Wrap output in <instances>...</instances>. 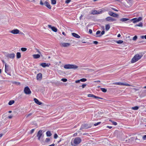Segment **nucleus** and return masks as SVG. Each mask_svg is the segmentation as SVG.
Here are the masks:
<instances>
[{
    "instance_id": "774afa93",
    "label": "nucleus",
    "mask_w": 146,
    "mask_h": 146,
    "mask_svg": "<svg viewBox=\"0 0 146 146\" xmlns=\"http://www.w3.org/2000/svg\"><path fill=\"white\" fill-rule=\"evenodd\" d=\"M121 36V35L120 34H118V35H117V36L118 37H120V36Z\"/></svg>"
},
{
    "instance_id": "7ed1b4c3",
    "label": "nucleus",
    "mask_w": 146,
    "mask_h": 146,
    "mask_svg": "<svg viewBox=\"0 0 146 146\" xmlns=\"http://www.w3.org/2000/svg\"><path fill=\"white\" fill-rule=\"evenodd\" d=\"M92 126L90 124H84L82 125L80 129L82 130L83 129H87L90 128Z\"/></svg>"
},
{
    "instance_id": "393cba45",
    "label": "nucleus",
    "mask_w": 146,
    "mask_h": 146,
    "mask_svg": "<svg viewBox=\"0 0 146 146\" xmlns=\"http://www.w3.org/2000/svg\"><path fill=\"white\" fill-rule=\"evenodd\" d=\"M46 134L47 137H50L52 135V134L50 131H48L46 133Z\"/></svg>"
},
{
    "instance_id": "f704fd0d",
    "label": "nucleus",
    "mask_w": 146,
    "mask_h": 146,
    "mask_svg": "<svg viewBox=\"0 0 146 146\" xmlns=\"http://www.w3.org/2000/svg\"><path fill=\"white\" fill-rule=\"evenodd\" d=\"M56 0H51V4L53 5H55L56 3Z\"/></svg>"
},
{
    "instance_id": "79ce46f5",
    "label": "nucleus",
    "mask_w": 146,
    "mask_h": 146,
    "mask_svg": "<svg viewBox=\"0 0 146 146\" xmlns=\"http://www.w3.org/2000/svg\"><path fill=\"white\" fill-rule=\"evenodd\" d=\"M61 80L63 82H66L67 81V80L66 78H62L61 79Z\"/></svg>"
},
{
    "instance_id": "dca6fc26",
    "label": "nucleus",
    "mask_w": 146,
    "mask_h": 146,
    "mask_svg": "<svg viewBox=\"0 0 146 146\" xmlns=\"http://www.w3.org/2000/svg\"><path fill=\"white\" fill-rule=\"evenodd\" d=\"M137 61V54L135 55L134 57L132 59L131 62L133 63Z\"/></svg>"
},
{
    "instance_id": "412c9836",
    "label": "nucleus",
    "mask_w": 146,
    "mask_h": 146,
    "mask_svg": "<svg viewBox=\"0 0 146 146\" xmlns=\"http://www.w3.org/2000/svg\"><path fill=\"white\" fill-rule=\"evenodd\" d=\"M5 72L7 73L9 71L8 68H9V65H7L6 63L5 64Z\"/></svg>"
},
{
    "instance_id": "0eeeda50",
    "label": "nucleus",
    "mask_w": 146,
    "mask_h": 146,
    "mask_svg": "<svg viewBox=\"0 0 146 146\" xmlns=\"http://www.w3.org/2000/svg\"><path fill=\"white\" fill-rule=\"evenodd\" d=\"M8 58L13 59L15 57V54L14 53L8 54L5 55Z\"/></svg>"
},
{
    "instance_id": "8fccbe9b",
    "label": "nucleus",
    "mask_w": 146,
    "mask_h": 146,
    "mask_svg": "<svg viewBox=\"0 0 146 146\" xmlns=\"http://www.w3.org/2000/svg\"><path fill=\"white\" fill-rule=\"evenodd\" d=\"M143 139L144 140H146V135H145L143 137Z\"/></svg>"
},
{
    "instance_id": "7c9ffc66",
    "label": "nucleus",
    "mask_w": 146,
    "mask_h": 146,
    "mask_svg": "<svg viewBox=\"0 0 146 146\" xmlns=\"http://www.w3.org/2000/svg\"><path fill=\"white\" fill-rule=\"evenodd\" d=\"M15 102V101L13 100H11L9 101L8 104L9 105H11L13 104Z\"/></svg>"
},
{
    "instance_id": "c756f323",
    "label": "nucleus",
    "mask_w": 146,
    "mask_h": 146,
    "mask_svg": "<svg viewBox=\"0 0 146 146\" xmlns=\"http://www.w3.org/2000/svg\"><path fill=\"white\" fill-rule=\"evenodd\" d=\"M105 33V31L104 30H103L101 32L100 34L96 36L98 37H101L102 35H103Z\"/></svg>"
},
{
    "instance_id": "4c0bfd02",
    "label": "nucleus",
    "mask_w": 146,
    "mask_h": 146,
    "mask_svg": "<svg viewBox=\"0 0 146 146\" xmlns=\"http://www.w3.org/2000/svg\"><path fill=\"white\" fill-rule=\"evenodd\" d=\"M50 141V139L48 138H47L45 140V142L46 143H48Z\"/></svg>"
},
{
    "instance_id": "5701e85b",
    "label": "nucleus",
    "mask_w": 146,
    "mask_h": 146,
    "mask_svg": "<svg viewBox=\"0 0 146 146\" xmlns=\"http://www.w3.org/2000/svg\"><path fill=\"white\" fill-rule=\"evenodd\" d=\"M33 56L34 58L37 59L40 57V55L39 54H34L33 55Z\"/></svg>"
},
{
    "instance_id": "0e129e2a",
    "label": "nucleus",
    "mask_w": 146,
    "mask_h": 146,
    "mask_svg": "<svg viewBox=\"0 0 146 146\" xmlns=\"http://www.w3.org/2000/svg\"><path fill=\"white\" fill-rule=\"evenodd\" d=\"M55 146V144L54 143H53V144H52L51 145H49L48 146Z\"/></svg>"
},
{
    "instance_id": "e2e57ef3",
    "label": "nucleus",
    "mask_w": 146,
    "mask_h": 146,
    "mask_svg": "<svg viewBox=\"0 0 146 146\" xmlns=\"http://www.w3.org/2000/svg\"><path fill=\"white\" fill-rule=\"evenodd\" d=\"M107 127L108 128L110 129H111L112 128V126H107Z\"/></svg>"
},
{
    "instance_id": "4468645a",
    "label": "nucleus",
    "mask_w": 146,
    "mask_h": 146,
    "mask_svg": "<svg viewBox=\"0 0 146 146\" xmlns=\"http://www.w3.org/2000/svg\"><path fill=\"white\" fill-rule=\"evenodd\" d=\"M50 65V63H43L40 64V65L43 67H48Z\"/></svg>"
},
{
    "instance_id": "603ef678",
    "label": "nucleus",
    "mask_w": 146,
    "mask_h": 146,
    "mask_svg": "<svg viewBox=\"0 0 146 146\" xmlns=\"http://www.w3.org/2000/svg\"><path fill=\"white\" fill-rule=\"evenodd\" d=\"M13 83H14V84H17L18 85H19L20 84V83L19 82H14Z\"/></svg>"
},
{
    "instance_id": "c85d7f7f",
    "label": "nucleus",
    "mask_w": 146,
    "mask_h": 146,
    "mask_svg": "<svg viewBox=\"0 0 146 146\" xmlns=\"http://www.w3.org/2000/svg\"><path fill=\"white\" fill-rule=\"evenodd\" d=\"M129 20V19L127 18H123L120 19V21L122 22H125L128 21Z\"/></svg>"
},
{
    "instance_id": "6e6552de",
    "label": "nucleus",
    "mask_w": 146,
    "mask_h": 146,
    "mask_svg": "<svg viewBox=\"0 0 146 146\" xmlns=\"http://www.w3.org/2000/svg\"><path fill=\"white\" fill-rule=\"evenodd\" d=\"M88 96L89 97H93L96 99H103V98L101 97H100L97 96H96L93 94H89L88 95Z\"/></svg>"
},
{
    "instance_id": "3c124183",
    "label": "nucleus",
    "mask_w": 146,
    "mask_h": 146,
    "mask_svg": "<svg viewBox=\"0 0 146 146\" xmlns=\"http://www.w3.org/2000/svg\"><path fill=\"white\" fill-rule=\"evenodd\" d=\"M35 131V129H32L30 131V133L32 134Z\"/></svg>"
},
{
    "instance_id": "864d4df0",
    "label": "nucleus",
    "mask_w": 146,
    "mask_h": 146,
    "mask_svg": "<svg viewBox=\"0 0 146 146\" xmlns=\"http://www.w3.org/2000/svg\"><path fill=\"white\" fill-rule=\"evenodd\" d=\"M93 43L94 44H97L98 43V42L97 41H95L93 42Z\"/></svg>"
},
{
    "instance_id": "052dcab7",
    "label": "nucleus",
    "mask_w": 146,
    "mask_h": 146,
    "mask_svg": "<svg viewBox=\"0 0 146 146\" xmlns=\"http://www.w3.org/2000/svg\"><path fill=\"white\" fill-rule=\"evenodd\" d=\"M71 145L72 146H76V145H74L73 143L72 142V141L71 142Z\"/></svg>"
},
{
    "instance_id": "338daca9",
    "label": "nucleus",
    "mask_w": 146,
    "mask_h": 146,
    "mask_svg": "<svg viewBox=\"0 0 146 146\" xmlns=\"http://www.w3.org/2000/svg\"><path fill=\"white\" fill-rule=\"evenodd\" d=\"M82 15H81L80 16V20L82 18Z\"/></svg>"
},
{
    "instance_id": "423d86ee",
    "label": "nucleus",
    "mask_w": 146,
    "mask_h": 146,
    "mask_svg": "<svg viewBox=\"0 0 146 146\" xmlns=\"http://www.w3.org/2000/svg\"><path fill=\"white\" fill-rule=\"evenodd\" d=\"M42 131V130H40L37 133L36 137H38V139L39 140H40L41 137L42 136L43 134Z\"/></svg>"
},
{
    "instance_id": "09e8293b",
    "label": "nucleus",
    "mask_w": 146,
    "mask_h": 146,
    "mask_svg": "<svg viewBox=\"0 0 146 146\" xmlns=\"http://www.w3.org/2000/svg\"><path fill=\"white\" fill-rule=\"evenodd\" d=\"M101 33V31H98L96 32V35H98L99 34H100V33Z\"/></svg>"
},
{
    "instance_id": "49530a36",
    "label": "nucleus",
    "mask_w": 146,
    "mask_h": 146,
    "mask_svg": "<svg viewBox=\"0 0 146 146\" xmlns=\"http://www.w3.org/2000/svg\"><path fill=\"white\" fill-rule=\"evenodd\" d=\"M137 39V36L135 35L134 36L133 38V40H136Z\"/></svg>"
},
{
    "instance_id": "c9c22d12",
    "label": "nucleus",
    "mask_w": 146,
    "mask_h": 146,
    "mask_svg": "<svg viewBox=\"0 0 146 146\" xmlns=\"http://www.w3.org/2000/svg\"><path fill=\"white\" fill-rule=\"evenodd\" d=\"M116 42L118 44H121L123 42V41L122 40H119Z\"/></svg>"
},
{
    "instance_id": "cd10ccee",
    "label": "nucleus",
    "mask_w": 146,
    "mask_h": 146,
    "mask_svg": "<svg viewBox=\"0 0 146 146\" xmlns=\"http://www.w3.org/2000/svg\"><path fill=\"white\" fill-rule=\"evenodd\" d=\"M110 28V25H109V24H107L105 26V29L106 30V31H108Z\"/></svg>"
},
{
    "instance_id": "72a5a7b5",
    "label": "nucleus",
    "mask_w": 146,
    "mask_h": 146,
    "mask_svg": "<svg viewBox=\"0 0 146 146\" xmlns=\"http://www.w3.org/2000/svg\"><path fill=\"white\" fill-rule=\"evenodd\" d=\"M110 121L111 122V123H112L113 124V125H116L117 124V122H116L112 121L111 120H110Z\"/></svg>"
},
{
    "instance_id": "f257e3e1",
    "label": "nucleus",
    "mask_w": 146,
    "mask_h": 146,
    "mask_svg": "<svg viewBox=\"0 0 146 146\" xmlns=\"http://www.w3.org/2000/svg\"><path fill=\"white\" fill-rule=\"evenodd\" d=\"M137 93L140 98L146 96V90H143L142 87H139L137 88Z\"/></svg>"
},
{
    "instance_id": "b1692460",
    "label": "nucleus",
    "mask_w": 146,
    "mask_h": 146,
    "mask_svg": "<svg viewBox=\"0 0 146 146\" xmlns=\"http://www.w3.org/2000/svg\"><path fill=\"white\" fill-rule=\"evenodd\" d=\"M91 13L93 15L99 14V13H98V11L95 10H92Z\"/></svg>"
},
{
    "instance_id": "4d7b16f0",
    "label": "nucleus",
    "mask_w": 146,
    "mask_h": 146,
    "mask_svg": "<svg viewBox=\"0 0 146 146\" xmlns=\"http://www.w3.org/2000/svg\"><path fill=\"white\" fill-rule=\"evenodd\" d=\"M89 32L90 34H92V30L91 29H90L89 30Z\"/></svg>"
},
{
    "instance_id": "2f4dec72",
    "label": "nucleus",
    "mask_w": 146,
    "mask_h": 146,
    "mask_svg": "<svg viewBox=\"0 0 146 146\" xmlns=\"http://www.w3.org/2000/svg\"><path fill=\"white\" fill-rule=\"evenodd\" d=\"M100 90L102 92H106L107 91L106 89L104 88H101Z\"/></svg>"
},
{
    "instance_id": "f03ea898",
    "label": "nucleus",
    "mask_w": 146,
    "mask_h": 146,
    "mask_svg": "<svg viewBox=\"0 0 146 146\" xmlns=\"http://www.w3.org/2000/svg\"><path fill=\"white\" fill-rule=\"evenodd\" d=\"M64 67L66 69H77L78 66L75 65L67 64L64 65Z\"/></svg>"
},
{
    "instance_id": "9b49d317",
    "label": "nucleus",
    "mask_w": 146,
    "mask_h": 146,
    "mask_svg": "<svg viewBox=\"0 0 146 146\" xmlns=\"http://www.w3.org/2000/svg\"><path fill=\"white\" fill-rule=\"evenodd\" d=\"M19 31L17 29L12 30L10 31L11 33L14 34H19Z\"/></svg>"
},
{
    "instance_id": "e433bc0d",
    "label": "nucleus",
    "mask_w": 146,
    "mask_h": 146,
    "mask_svg": "<svg viewBox=\"0 0 146 146\" xmlns=\"http://www.w3.org/2000/svg\"><path fill=\"white\" fill-rule=\"evenodd\" d=\"M80 81L82 82H85L87 81V79L85 78H82L80 79Z\"/></svg>"
},
{
    "instance_id": "6e6d98bb",
    "label": "nucleus",
    "mask_w": 146,
    "mask_h": 146,
    "mask_svg": "<svg viewBox=\"0 0 146 146\" xmlns=\"http://www.w3.org/2000/svg\"><path fill=\"white\" fill-rule=\"evenodd\" d=\"M111 9L112 10H114V11H118V10H117V9H115V8H113V7L111 8Z\"/></svg>"
},
{
    "instance_id": "ddd939ff",
    "label": "nucleus",
    "mask_w": 146,
    "mask_h": 146,
    "mask_svg": "<svg viewBox=\"0 0 146 146\" xmlns=\"http://www.w3.org/2000/svg\"><path fill=\"white\" fill-rule=\"evenodd\" d=\"M106 20L107 21H113L116 20V19L115 18L110 17H108L106 18Z\"/></svg>"
},
{
    "instance_id": "a19ab883",
    "label": "nucleus",
    "mask_w": 146,
    "mask_h": 146,
    "mask_svg": "<svg viewBox=\"0 0 146 146\" xmlns=\"http://www.w3.org/2000/svg\"><path fill=\"white\" fill-rule=\"evenodd\" d=\"M86 84H83L82 86H80L79 87H82L83 88H84L86 86Z\"/></svg>"
},
{
    "instance_id": "58836bf2",
    "label": "nucleus",
    "mask_w": 146,
    "mask_h": 146,
    "mask_svg": "<svg viewBox=\"0 0 146 146\" xmlns=\"http://www.w3.org/2000/svg\"><path fill=\"white\" fill-rule=\"evenodd\" d=\"M142 19V18L141 17H140L137 18V23L141 21Z\"/></svg>"
},
{
    "instance_id": "1a4fd4ad",
    "label": "nucleus",
    "mask_w": 146,
    "mask_h": 146,
    "mask_svg": "<svg viewBox=\"0 0 146 146\" xmlns=\"http://www.w3.org/2000/svg\"><path fill=\"white\" fill-rule=\"evenodd\" d=\"M108 14L110 16L114 17H118L119 15L118 14L115 13L111 11H109L108 12Z\"/></svg>"
},
{
    "instance_id": "a211bd4d",
    "label": "nucleus",
    "mask_w": 146,
    "mask_h": 146,
    "mask_svg": "<svg viewBox=\"0 0 146 146\" xmlns=\"http://www.w3.org/2000/svg\"><path fill=\"white\" fill-rule=\"evenodd\" d=\"M42 78V74L41 73H38L36 76L37 80H41Z\"/></svg>"
},
{
    "instance_id": "bb28decb",
    "label": "nucleus",
    "mask_w": 146,
    "mask_h": 146,
    "mask_svg": "<svg viewBox=\"0 0 146 146\" xmlns=\"http://www.w3.org/2000/svg\"><path fill=\"white\" fill-rule=\"evenodd\" d=\"M16 56L17 58L19 59L21 57V54L20 52H17V53Z\"/></svg>"
},
{
    "instance_id": "2eb2a0df",
    "label": "nucleus",
    "mask_w": 146,
    "mask_h": 146,
    "mask_svg": "<svg viewBox=\"0 0 146 146\" xmlns=\"http://www.w3.org/2000/svg\"><path fill=\"white\" fill-rule=\"evenodd\" d=\"M48 27L50 28H51L52 31L54 32H56L57 31V29L54 27H52L51 25H48Z\"/></svg>"
},
{
    "instance_id": "4be33fe9",
    "label": "nucleus",
    "mask_w": 146,
    "mask_h": 146,
    "mask_svg": "<svg viewBox=\"0 0 146 146\" xmlns=\"http://www.w3.org/2000/svg\"><path fill=\"white\" fill-rule=\"evenodd\" d=\"M72 35L73 36L77 38H79L80 37V36L79 35L75 33H72Z\"/></svg>"
},
{
    "instance_id": "37998d69",
    "label": "nucleus",
    "mask_w": 146,
    "mask_h": 146,
    "mask_svg": "<svg viewBox=\"0 0 146 146\" xmlns=\"http://www.w3.org/2000/svg\"><path fill=\"white\" fill-rule=\"evenodd\" d=\"M58 137V135L56 133H55L54 135V139H56Z\"/></svg>"
},
{
    "instance_id": "680f3d73",
    "label": "nucleus",
    "mask_w": 146,
    "mask_h": 146,
    "mask_svg": "<svg viewBox=\"0 0 146 146\" xmlns=\"http://www.w3.org/2000/svg\"><path fill=\"white\" fill-rule=\"evenodd\" d=\"M13 117V116H12V115H10L8 117V118H9V119H11Z\"/></svg>"
},
{
    "instance_id": "c03bdc74",
    "label": "nucleus",
    "mask_w": 146,
    "mask_h": 146,
    "mask_svg": "<svg viewBox=\"0 0 146 146\" xmlns=\"http://www.w3.org/2000/svg\"><path fill=\"white\" fill-rule=\"evenodd\" d=\"M131 109L133 110H137V106H136L134 107H132L131 108Z\"/></svg>"
},
{
    "instance_id": "a878e982",
    "label": "nucleus",
    "mask_w": 146,
    "mask_h": 146,
    "mask_svg": "<svg viewBox=\"0 0 146 146\" xmlns=\"http://www.w3.org/2000/svg\"><path fill=\"white\" fill-rule=\"evenodd\" d=\"M143 26V23L142 22H140L139 23H137V27H142Z\"/></svg>"
},
{
    "instance_id": "13d9d810",
    "label": "nucleus",
    "mask_w": 146,
    "mask_h": 146,
    "mask_svg": "<svg viewBox=\"0 0 146 146\" xmlns=\"http://www.w3.org/2000/svg\"><path fill=\"white\" fill-rule=\"evenodd\" d=\"M80 80H76L75 81V82L76 83H78L80 82Z\"/></svg>"
},
{
    "instance_id": "6ab92c4d",
    "label": "nucleus",
    "mask_w": 146,
    "mask_h": 146,
    "mask_svg": "<svg viewBox=\"0 0 146 146\" xmlns=\"http://www.w3.org/2000/svg\"><path fill=\"white\" fill-rule=\"evenodd\" d=\"M34 100L35 102L38 105H41L42 104V103L40 102L38 99L36 98L34 99Z\"/></svg>"
},
{
    "instance_id": "bf43d9fd",
    "label": "nucleus",
    "mask_w": 146,
    "mask_h": 146,
    "mask_svg": "<svg viewBox=\"0 0 146 146\" xmlns=\"http://www.w3.org/2000/svg\"><path fill=\"white\" fill-rule=\"evenodd\" d=\"M40 4L41 5H44V3H43L42 1H41L40 2Z\"/></svg>"
},
{
    "instance_id": "a18cd8bd",
    "label": "nucleus",
    "mask_w": 146,
    "mask_h": 146,
    "mask_svg": "<svg viewBox=\"0 0 146 146\" xmlns=\"http://www.w3.org/2000/svg\"><path fill=\"white\" fill-rule=\"evenodd\" d=\"M71 0H66L65 1V3L67 4H68L71 2Z\"/></svg>"
},
{
    "instance_id": "ea45409f",
    "label": "nucleus",
    "mask_w": 146,
    "mask_h": 146,
    "mask_svg": "<svg viewBox=\"0 0 146 146\" xmlns=\"http://www.w3.org/2000/svg\"><path fill=\"white\" fill-rule=\"evenodd\" d=\"M27 49L25 48H21V50L23 52L27 50Z\"/></svg>"
},
{
    "instance_id": "de8ad7c7",
    "label": "nucleus",
    "mask_w": 146,
    "mask_h": 146,
    "mask_svg": "<svg viewBox=\"0 0 146 146\" xmlns=\"http://www.w3.org/2000/svg\"><path fill=\"white\" fill-rule=\"evenodd\" d=\"M101 123V122H98L97 123H95L94 124V125L95 126H96L99 124H100V123Z\"/></svg>"
},
{
    "instance_id": "5fc2aeb1",
    "label": "nucleus",
    "mask_w": 146,
    "mask_h": 146,
    "mask_svg": "<svg viewBox=\"0 0 146 146\" xmlns=\"http://www.w3.org/2000/svg\"><path fill=\"white\" fill-rule=\"evenodd\" d=\"M32 114V113H31L28 114L27 115V117L30 116H31Z\"/></svg>"
},
{
    "instance_id": "aec40b11",
    "label": "nucleus",
    "mask_w": 146,
    "mask_h": 146,
    "mask_svg": "<svg viewBox=\"0 0 146 146\" xmlns=\"http://www.w3.org/2000/svg\"><path fill=\"white\" fill-rule=\"evenodd\" d=\"M70 44L68 43L64 42L62 43V46L64 47H67L70 45Z\"/></svg>"
},
{
    "instance_id": "f3484780",
    "label": "nucleus",
    "mask_w": 146,
    "mask_h": 146,
    "mask_svg": "<svg viewBox=\"0 0 146 146\" xmlns=\"http://www.w3.org/2000/svg\"><path fill=\"white\" fill-rule=\"evenodd\" d=\"M44 5L49 9H51V7L49 3L47 1H46L44 3Z\"/></svg>"
},
{
    "instance_id": "9d476101",
    "label": "nucleus",
    "mask_w": 146,
    "mask_h": 146,
    "mask_svg": "<svg viewBox=\"0 0 146 146\" xmlns=\"http://www.w3.org/2000/svg\"><path fill=\"white\" fill-rule=\"evenodd\" d=\"M113 84L118 85H125V86H129V85L127 83H124L121 82H115L113 83Z\"/></svg>"
},
{
    "instance_id": "20e7f679",
    "label": "nucleus",
    "mask_w": 146,
    "mask_h": 146,
    "mask_svg": "<svg viewBox=\"0 0 146 146\" xmlns=\"http://www.w3.org/2000/svg\"><path fill=\"white\" fill-rule=\"evenodd\" d=\"M24 91L26 94H29L31 93V92L28 86H26L25 88Z\"/></svg>"
},
{
    "instance_id": "39448f33",
    "label": "nucleus",
    "mask_w": 146,
    "mask_h": 146,
    "mask_svg": "<svg viewBox=\"0 0 146 146\" xmlns=\"http://www.w3.org/2000/svg\"><path fill=\"white\" fill-rule=\"evenodd\" d=\"M81 142V139L80 137H77L75 138L74 143L75 145H78Z\"/></svg>"
},
{
    "instance_id": "473e14b6",
    "label": "nucleus",
    "mask_w": 146,
    "mask_h": 146,
    "mask_svg": "<svg viewBox=\"0 0 146 146\" xmlns=\"http://www.w3.org/2000/svg\"><path fill=\"white\" fill-rule=\"evenodd\" d=\"M132 21H133V23H135L137 22V18H135L131 19Z\"/></svg>"
},
{
    "instance_id": "69168bd1",
    "label": "nucleus",
    "mask_w": 146,
    "mask_h": 146,
    "mask_svg": "<svg viewBox=\"0 0 146 146\" xmlns=\"http://www.w3.org/2000/svg\"><path fill=\"white\" fill-rule=\"evenodd\" d=\"M144 36H141V38H142V39H143L144 38Z\"/></svg>"
},
{
    "instance_id": "f8f14e48",
    "label": "nucleus",
    "mask_w": 146,
    "mask_h": 146,
    "mask_svg": "<svg viewBox=\"0 0 146 146\" xmlns=\"http://www.w3.org/2000/svg\"><path fill=\"white\" fill-rule=\"evenodd\" d=\"M144 54V53L143 52L137 54V60L140 59Z\"/></svg>"
}]
</instances>
